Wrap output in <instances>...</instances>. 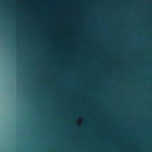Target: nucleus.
I'll use <instances>...</instances> for the list:
<instances>
[{
	"label": "nucleus",
	"instance_id": "20e7f679",
	"mask_svg": "<svg viewBox=\"0 0 152 152\" xmlns=\"http://www.w3.org/2000/svg\"><path fill=\"white\" fill-rule=\"evenodd\" d=\"M68 121H67V124H68ZM67 126L68 127V124H67Z\"/></svg>",
	"mask_w": 152,
	"mask_h": 152
},
{
	"label": "nucleus",
	"instance_id": "f257e3e1",
	"mask_svg": "<svg viewBox=\"0 0 152 152\" xmlns=\"http://www.w3.org/2000/svg\"><path fill=\"white\" fill-rule=\"evenodd\" d=\"M67 4H68V0H67ZM68 9V5H67ZM67 18H68V10H67ZM67 27L68 28V20H67ZM68 29H67V39H68ZM67 46H68V40L67 41ZM67 56H68V48H67Z\"/></svg>",
	"mask_w": 152,
	"mask_h": 152
},
{
	"label": "nucleus",
	"instance_id": "7ed1b4c3",
	"mask_svg": "<svg viewBox=\"0 0 152 152\" xmlns=\"http://www.w3.org/2000/svg\"><path fill=\"white\" fill-rule=\"evenodd\" d=\"M68 97H67V105L68 106ZM67 109L68 110V108H67ZM67 113L68 114V112H67Z\"/></svg>",
	"mask_w": 152,
	"mask_h": 152
},
{
	"label": "nucleus",
	"instance_id": "f03ea898",
	"mask_svg": "<svg viewBox=\"0 0 152 152\" xmlns=\"http://www.w3.org/2000/svg\"><path fill=\"white\" fill-rule=\"evenodd\" d=\"M68 59H67V66H68ZM67 69H68V67H67ZM67 75L68 76V69H67Z\"/></svg>",
	"mask_w": 152,
	"mask_h": 152
},
{
	"label": "nucleus",
	"instance_id": "423d86ee",
	"mask_svg": "<svg viewBox=\"0 0 152 152\" xmlns=\"http://www.w3.org/2000/svg\"><path fill=\"white\" fill-rule=\"evenodd\" d=\"M68 81L67 82V84L68 85Z\"/></svg>",
	"mask_w": 152,
	"mask_h": 152
},
{
	"label": "nucleus",
	"instance_id": "6e6552de",
	"mask_svg": "<svg viewBox=\"0 0 152 152\" xmlns=\"http://www.w3.org/2000/svg\"><path fill=\"white\" fill-rule=\"evenodd\" d=\"M67 147L68 146V145H67Z\"/></svg>",
	"mask_w": 152,
	"mask_h": 152
},
{
	"label": "nucleus",
	"instance_id": "39448f33",
	"mask_svg": "<svg viewBox=\"0 0 152 152\" xmlns=\"http://www.w3.org/2000/svg\"><path fill=\"white\" fill-rule=\"evenodd\" d=\"M68 88H67V91L68 92Z\"/></svg>",
	"mask_w": 152,
	"mask_h": 152
},
{
	"label": "nucleus",
	"instance_id": "0eeeda50",
	"mask_svg": "<svg viewBox=\"0 0 152 152\" xmlns=\"http://www.w3.org/2000/svg\"><path fill=\"white\" fill-rule=\"evenodd\" d=\"M68 136H67V139H68Z\"/></svg>",
	"mask_w": 152,
	"mask_h": 152
}]
</instances>
